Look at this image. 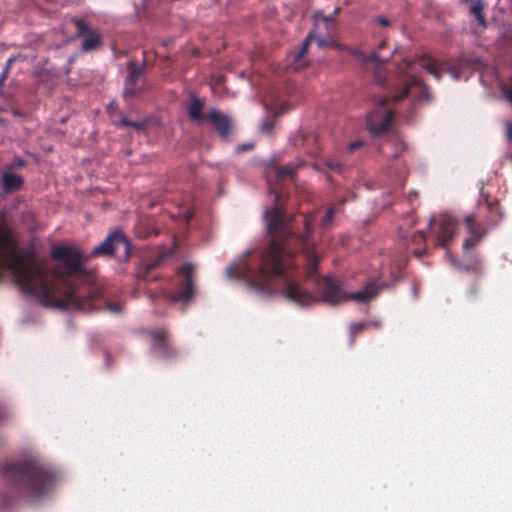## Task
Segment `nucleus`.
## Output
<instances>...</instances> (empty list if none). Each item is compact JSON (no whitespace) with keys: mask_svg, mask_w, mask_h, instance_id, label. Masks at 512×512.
<instances>
[{"mask_svg":"<svg viewBox=\"0 0 512 512\" xmlns=\"http://www.w3.org/2000/svg\"><path fill=\"white\" fill-rule=\"evenodd\" d=\"M279 193L275 192L276 206L265 212L266 228L272 239L255 263L245 265L242 276L249 285L264 295L280 292L291 302L308 306L317 302L311 292L303 289L293 278L294 252H302L306 260L307 276L317 273L320 257L310 233L316 221V214L302 215L304 231L295 230L294 219H285L279 205Z\"/></svg>","mask_w":512,"mask_h":512,"instance_id":"obj_1","label":"nucleus"},{"mask_svg":"<svg viewBox=\"0 0 512 512\" xmlns=\"http://www.w3.org/2000/svg\"><path fill=\"white\" fill-rule=\"evenodd\" d=\"M17 496L38 498L50 492L54 475L35 460H9L1 468Z\"/></svg>","mask_w":512,"mask_h":512,"instance_id":"obj_2","label":"nucleus"},{"mask_svg":"<svg viewBox=\"0 0 512 512\" xmlns=\"http://www.w3.org/2000/svg\"><path fill=\"white\" fill-rule=\"evenodd\" d=\"M315 40L320 48L323 47H331L335 50H344L347 51L349 54L354 55L359 59V61L362 63V65L365 68L372 67L374 70V74L376 79L380 84H383L385 81V72H384V64L392 57L394 54V50L390 51L387 55L382 54V50L387 46V41L385 39H382L379 43L377 50L375 52H372L371 54L367 55L364 52H362L358 48H351L349 46L339 44L332 38H323V37H317L313 32H310L306 38L304 39L300 50L294 55V69L302 68L306 65L304 61H302L303 57L306 55L308 51V47L310 43Z\"/></svg>","mask_w":512,"mask_h":512,"instance_id":"obj_3","label":"nucleus"},{"mask_svg":"<svg viewBox=\"0 0 512 512\" xmlns=\"http://www.w3.org/2000/svg\"><path fill=\"white\" fill-rule=\"evenodd\" d=\"M418 69L426 70L433 75L437 80L441 77V72L435 61L428 56H421L412 61L406 59L399 65L398 70L404 74L403 87L401 90L394 94L392 101L397 103L405 97H412L418 101H429L430 95L428 87L416 75Z\"/></svg>","mask_w":512,"mask_h":512,"instance_id":"obj_4","label":"nucleus"},{"mask_svg":"<svg viewBox=\"0 0 512 512\" xmlns=\"http://www.w3.org/2000/svg\"><path fill=\"white\" fill-rule=\"evenodd\" d=\"M315 290L323 302L336 305L348 300L368 302L378 294L379 287L375 281H370L363 289L357 292L345 293L339 282L334 281L329 276H325L315 280Z\"/></svg>","mask_w":512,"mask_h":512,"instance_id":"obj_5","label":"nucleus"},{"mask_svg":"<svg viewBox=\"0 0 512 512\" xmlns=\"http://www.w3.org/2000/svg\"><path fill=\"white\" fill-rule=\"evenodd\" d=\"M485 204L486 209L490 213L485 221H480L474 214H469L464 218L466 229L469 233V237H467L463 242V248L465 250L478 245L480 241L487 235L488 230L494 225H497L502 219L500 204L497 200L489 201L486 198Z\"/></svg>","mask_w":512,"mask_h":512,"instance_id":"obj_6","label":"nucleus"},{"mask_svg":"<svg viewBox=\"0 0 512 512\" xmlns=\"http://www.w3.org/2000/svg\"><path fill=\"white\" fill-rule=\"evenodd\" d=\"M390 99L383 97L366 119L367 129L373 136L386 133L392 125L394 111L389 107Z\"/></svg>","mask_w":512,"mask_h":512,"instance_id":"obj_7","label":"nucleus"},{"mask_svg":"<svg viewBox=\"0 0 512 512\" xmlns=\"http://www.w3.org/2000/svg\"><path fill=\"white\" fill-rule=\"evenodd\" d=\"M119 247H123L125 257L128 258L131 253V244L121 230H115L110 233L99 245L95 246L91 254L93 256L111 257Z\"/></svg>","mask_w":512,"mask_h":512,"instance_id":"obj_8","label":"nucleus"},{"mask_svg":"<svg viewBox=\"0 0 512 512\" xmlns=\"http://www.w3.org/2000/svg\"><path fill=\"white\" fill-rule=\"evenodd\" d=\"M71 22L76 27V37H83L81 50L91 52L102 47L103 41L98 30L92 29L89 22L83 18L73 17Z\"/></svg>","mask_w":512,"mask_h":512,"instance_id":"obj_9","label":"nucleus"},{"mask_svg":"<svg viewBox=\"0 0 512 512\" xmlns=\"http://www.w3.org/2000/svg\"><path fill=\"white\" fill-rule=\"evenodd\" d=\"M183 281L176 292L169 294V301L175 303L187 301L194 295V267L191 263H184L178 270Z\"/></svg>","mask_w":512,"mask_h":512,"instance_id":"obj_10","label":"nucleus"},{"mask_svg":"<svg viewBox=\"0 0 512 512\" xmlns=\"http://www.w3.org/2000/svg\"><path fill=\"white\" fill-rule=\"evenodd\" d=\"M129 73L125 79L123 97L128 100L138 95L145 85L143 79L144 68L137 66L133 62L128 64Z\"/></svg>","mask_w":512,"mask_h":512,"instance_id":"obj_11","label":"nucleus"},{"mask_svg":"<svg viewBox=\"0 0 512 512\" xmlns=\"http://www.w3.org/2000/svg\"><path fill=\"white\" fill-rule=\"evenodd\" d=\"M438 224V232L436 235L437 245L446 247L448 243L454 238L457 228L456 219L449 214H442L438 219L431 218L430 224Z\"/></svg>","mask_w":512,"mask_h":512,"instance_id":"obj_12","label":"nucleus"},{"mask_svg":"<svg viewBox=\"0 0 512 512\" xmlns=\"http://www.w3.org/2000/svg\"><path fill=\"white\" fill-rule=\"evenodd\" d=\"M149 335L153 349L158 351L162 358H171L176 355L169 341V333L166 329H152L149 331Z\"/></svg>","mask_w":512,"mask_h":512,"instance_id":"obj_13","label":"nucleus"},{"mask_svg":"<svg viewBox=\"0 0 512 512\" xmlns=\"http://www.w3.org/2000/svg\"><path fill=\"white\" fill-rule=\"evenodd\" d=\"M171 255V252H164L161 254H158L156 257L151 259L148 262H143L137 270V276L139 279L143 281H153L158 279L157 276H151V272L160 268L165 260L169 258Z\"/></svg>","mask_w":512,"mask_h":512,"instance_id":"obj_14","label":"nucleus"},{"mask_svg":"<svg viewBox=\"0 0 512 512\" xmlns=\"http://www.w3.org/2000/svg\"><path fill=\"white\" fill-rule=\"evenodd\" d=\"M207 121L213 124V127L217 130L223 139H227L231 128V120L228 116L223 115L216 108H212L207 113Z\"/></svg>","mask_w":512,"mask_h":512,"instance_id":"obj_15","label":"nucleus"},{"mask_svg":"<svg viewBox=\"0 0 512 512\" xmlns=\"http://www.w3.org/2000/svg\"><path fill=\"white\" fill-rule=\"evenodd\" d=\"M204 101L196 96H192L187 106L189 118L194 122H202L207 120V114L202 113Z\"/></svg>","mask_w":512,"mask_h":512,"instance_id":"obj_16","label":"nucleus"},{"mask_svg":"<svg viewBox=\"0 0 512 512\" xmlns=\"http://www.w3.org/2000/svg\"><path fill=\"white\" fill-rule=\"evenodd\" d=\"M348 200L346 197H342L337 203L329 206L319 222V227L322 231L330 228L334 216L339 212L340 207Z\"/></svg>","mask_w":512,"mask_h":512,"instance_id":"obj_17","label":"nucleus"},{"mask_svg":"<svg viewBox=\"0 0 512 512\" xmlns=\"http://www.w3.org/2000/svg\"><path fill=\"white\" fill-rule=\"evenodd\" d=\"M24 183V179L14 173L6 172L2 176V189L5 193L19 190Z\"/></svg>","mask_w":512,"mask_h":512,"instance_id":"obj_18","label":"nucleus"},{"mask_svg":"<svg viewBox=\"0 0 512 512\" xmlns=\"http://www.w3.org/2000/svg\"><path fill=\"white\" fill-rule=\"evenodd\" d=\"M304 165V161L297 160L295 163H288L283 166H273L272 170L276 173L278 179L292 177L295 172Z\"/></svg>","mask_w":512,"mask_h":512,"instance_id":"obj_19","label":"nucleus"},{"mask_svg":"<svg viewBox=\"0 0 512 512\" xmlns=\"http://www.w3.org/2000/svg\"><path fill=\"white\" fill-rule=\"evenodd\" d=\"M117 126H123V127H131L137 131H144L146 126H147V122L145 120L143 121H131L129 120L128 118L126 117H123L122 119H120L117 123H116Z\"/></svg>","mask_w":512,"mask_h":512,"instance_id":"obj_20","label":"nucleus"},{"mask_svg":"<svg viewBox=\"0 0 512 512\" xmlns=\"http://www.w3.org/2000/svg\"><path fill=\"white\" fill-rule=\"evenodd\" d=\"M325 165L327 168L340 172L342 170V163L337 160L329 159L325 161Z\"/></svg>","mask_w":512,"mask_h":512,"instance_id":"obj_21","label":"nucleus"},{"mask_svg":"<svg viewBox=\"0 0 512 512\" xmlns=\"http://www.w3.org/2000/svg\"><path fill=\"white\" fill-rule=\"evenodd\" d=\"M105 308L112 314H120L122 312V306L119 303L105 302Z\"/></svg>","mask_w":512,"mask_h":512,"instance_id":"obj_22","label":"nucleus"},{"mask_svg":"<svg viewBox=\"0 0 512 512\" xmlns=\"http://www.w3.org/2000/svg\"><path fill=\"white\" fill-rule=\"evenodd\" d=\"M366 326H367V324L364 322L353 324L351 326V335L354 337V336L360 334L365 329Z\"/></svg>","mask_w":512,"mask_h":512,"instance_id":"obj_23","label":"nucleus"},{"mask_svg":"<svg viewBox=\"0 0 512 512\" xmlns=\"http://www.w3.org/2000/svg\"><path fill=\"white\" fill-rule=\"evenodd\" d=\"M373 22L376 24L382 26V27H389L391 26V21L386 18L385 16H377L373 19Z\"/></svg>","mask_w":512,"mask_h":512,"instance_id":"obj_24","label":"nucleus"},{"mask_svg":"<svg viewBox=\"0 0 512 512\" xmlns=\"http://www.w3.org/2000/svg\"><path fill=\"white\" fill-rule=\"evenodd\" d=\"M502 93H503L504 97L512 105V85H504L502 87Z\"/></svg>","mask_w":512,"mask_h":512,"instance_id":"obj_25","label":"nucleus"},{"mask_svg":"<svg viewBox=\"0 0 512 512\" xmlns=\"http://www.w3.org/2000/svg\"><path fill=\"white\" fill-rule=\"evenodd\" d=\"M0 111L10 112L16 117H22L24 114L17 108L8 106V107H0Z\"/></svg>","mask_w":512,"mask_h":512,"instance_id":"obj_26","label":"nucleus"},{"mask_svg":"<svg viewBox=\"0 0 512 512\" xmlns=\"http://www.w3.org/2000/svg\"><path fill=\"white\" fill-rule=\"evenodd\" d=\"M365 145V142L362 140L353 141L348 145L349 152H353L357 149L362 148Z\"/></svg>","mask_w":512,"mask_h":512,"instance_id":"obj_27","label":"nucleus"},{"mask_svg":"<svg viewBox=\"0 0 512 512\" xmlns=\"http://www.w3.org/2000/svg\"><path fill=\"white\" fill-rule=\"evenodd\" d=\"M507 140L512 143V121L505 123Z\"/></svg>","mask_w":512,"mask_h":512,"instance_id":"obj_28","label":"nucleus"},{"mask_svg":"<svg viewBox=\"0 0 512 512\" xmlns=\"http://www.w3.org/2000/svg\"><path fill=\"white\" fill-rule=\"evenodd\" d=\"M253 148H254V145L252 143H248V144H243V145L239 146L237 148V151L238 152L249 151V150H252Z\"/></svg>","mask_w":512,"mask_h":512,"instance_id":"obj_29","label":"nucleus"},{"mask_svg":"<svg viewBox=\"0 0 512 512\" xmlns=\"http://www.w3.org/2000/svg\"><path fill=\"white\" fill-rule=\"evenodd\" d=\"M9 72L7 70H3L0 74V86H4V83L6 82L8 78Z\"/></svg>","mask_w":512,"mask_h":512,"instance_id":"obj_30","label":"nucleus"},{"mask_svg":"<svg viewBox=\"0 0 512 512\" xmlns=\"http://www.w3.org/2000/svg\"><path fill=\"white\" fill-rule=\"evenodd\" d=\"M14 61H15V57H10V58L7 60V62H6V64H5V67H4V69H3V70H7V72H9V73H10V69H11V66H12V64L14 63Z\"/></svg>","mask_w":512,"mask_h":512,"instance_id":"obj_31","label":"nucleus"},{"mask_svg":"<svg viewBox=\"0 0 512 512\" xmlns=\"http://www.w3.org/2000/svg\"><path fill=\"white\" fill-rule=\"evenodd\" d=\"M414 240L415 241H425V235L423 234V232H418L414 235Z\"/></svg>","mask_w":512,"mask_h":512,"instance_id":"obj_32","label":"nucleus"},{"mask_svg":"<svg viewBox=\"0 0 512 512\" xmlns=\"http://www.w3.org/2000/svg\"><path fill=\"white\" fill-rule=\"evenodd\" d=\"M425 253V250H419V249H415L413 251V254L417 257H421L423 254Z\"/></svg>","mask_w":512,"mask_h":512,"instance_id":"obj_33","label":"nucleus"},{"mask_svg":"<svg viewBox=\"0 0 512 512\" xmlns=\"http://www.w3.org/2000/svg\"><path fill=\"white\" fill-rule=\"evenodd\" d=\"M0 97H4L3 86H0Z\"/></svg>","mask_w":512,"mask_h":512,"instance_id":"obj_34","label":"nucleus"},{"mask_svg":"<svg viewBox=\"0 0 512 512\" xmlns=\"http://www.w3.org/2000/svg\"><path fill=\"white\" fill-rule=\"evenodd\" d=\"M23 164H24V161H23V160H19V161L17 162V165H18V166H22Z\"/></svg>","mask_w":512,"mask_h":512,"instance_id":"obj_35","label":"nucleus"},{"mask_svg":"<svg viewBox=\"0 0 512 512\" xmlns=\"http://www.w3.org/2000/svg\"><path fill=\"white\" fill-rule=\"evenodd\" d=\"M323 20H324V21H326V22H327V21H333V19H332V18H328V17H324V18H323Z\"/></svg>","mask_w":512,"mask_h":512,"instance_id":"obj_36","label":"nucleus"},{"mask_svg":"<svg viewBox=\"0 0 512 512\" xmlns=\"http://www.w3.org/2000/svg\"><path fill=\"white\" fill-rule=\"evenodd\" d=\"M228 273L232 275V273H233V268H229V269H228Z\"/></svg>","mask_w":512,"mask_h":512,"instance_id":"obj_37","label":"nucleus"},{"mask_svg":"<svg viewBox=\"0 0 512 512\" xmlns=\"http://www.w3.org/2000/svg\"><path fill=\"white\" fill-rule=\"evenodd\" d=\"M355 198V194L351 193V196L349 199H354Z\"/></svg>","mask_w":512,"mask_h":512,"instance_id":"obj_38","label":"nucleus"},{"mask_svg":"<svg viewBox=\"0 0 512 512\" xmlns=\"http://www.w3.org/2000/svg\"><path fill=\"white\" fill-rule=\"evenodd\" d=\"M339 10H340L339 8H336L335 13L337 14L339 12Z\"/></svg>","mask_w":512,"mask_h":512,"instance_id":"obj_39","label":"nucleus"},{"mask_svg":"<svg viewBox=\"0 0 512 512\" xmlns=\"http://www.w3.org/2000/svg\"><path fill=\"white\" fill-rule=\"evenodd\" d=\"M1 419H3V416H2V415H0V420H1Z\"/></svg>","mask_w":512,"mask_h":512,"instance_id":"obj_40","label":"nucleus"}]
</instances>
